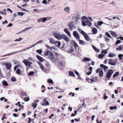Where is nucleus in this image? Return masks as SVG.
<instances>
[{"mask_svg": "<svg viewBox=\"0 0 123 123\" xmlns=\"http://www.w3.org/2000/svg\"><path fill=\"white\" fill-rule=\"evenodd\" d=\"M110 32L113 37H116V35L114 32L112 31H110Z\"/></svg>", "mask_w": 123, "mask_h": 123, "instance_id": "obj_33", "label": "nucleus"}, {"mask_svg": "<svg viewBox=\"0 0 123 123\" xmlns=\"http://www.w3.org/2000/svg\"><path fill=\"white\" fill-rule=\"evenodd\" d=\"M81 15L80 14L77 13L75 17V22L77 23H79V20L80 19Z\"/></svg>", "mask_w": 123, "mask_h": 123, "instance_id": "obj_9", "label": "nucleus"}, {"mask_svg": "<svg viewBox=\"0 0 123 123\" xmlns=\"http://www.w3.org/2000/svg\"><path fill=\"white\" fill-rule=\"evenodd\" d=\"M62 39H63L66 42H69L70 41V39L67 36L63 34Z\"/></svg>", "mask_w": 123, "mask_h": 123, "instance_id": "obj_11", "label": "nucleus"}, {"mask_svg": "<svg viewBox=\"0 0 123 123\" xmlns=\"http://www.w3.org/2000/svg\"><path fill=\"white\" fill-rule=\"evenodd\" d=\"M119 74V72H117L115 74L113 75V78L115 77L118 75Z\"/></svg>", "mask_w": 123, "mask_h": 123, "instance_id": "obj_36", "label": "nucleus"}, {"mask_svg": "<svg viewBox=\"0 0 123 123\" xmlns=\"http://www.w3.org/2000/svg\"><path fill=\"white\" fill-rule=\"evenodd\" d=\"M69 75L72 76H75V75L73 72H70V71L69 72Z\"/></svg>", "mask_w": 123, "mask_h": 123, "instance_id": "obj_37", "label": "nucleus"}, {"mask_svg": "<svg viewBox=\"0 0 123 123\" xmlns=\"http://www.w3.org/2000/svg\"><path fill=\"white\" fill-rule=\"evenodd\" d=\"M43 41L42 40H41L37 42L38 44H39L40 43L43 42Z\"/></svg>", "mask_w": 123, "mask_h": 123, "instance_id": "obj_64", "label": "nucleus"}, {"mask_svg": "<svg viewBox=\"0 0 123 123\" xmlns=\"http://www.w3.org/2000/svg\"><path fill=\"white\" fill-rule=\"evenodd\" d=\"M121 42V41L120 40H117L116 42V45H117L119 43Z\"/></svg>", "mask_w": 123, "mask_h": 123, "instance_id": "obj_55", "label": "nucleus"}, {"mask_svg": "<svg viewBox=\"0 0 123 123\" xmlns=\"http://www.w3.org/2000/svg\"><path fill=\"white\" fill-rule=\"evenodd\" d=\"M119 58V60H122L123 59V55L122 54H119L118 55V56Z\"/></svg>", "mask_w": 123, "mask_h": 123, "instance_id": "obj_35", "label": "nucleus"}, {"mask_svg": "<svg viewBox=\"0 0 123 123\" xmlns=\"http://www.w3.org/2000/svg\"><path fill=\"white\" fill-rule=\"evenodd\" d=\"M107 53V51L106 50H103L101 52V53H104L105 54H106Z\"/></svg>", "mask_w": 123, "mask_h": 123, "instance_id": "obj_59", "label": "nucleus"}, {"mask_svg": "<svg viewBox=\"0 0 123 123\" xmlns=\"http://www.w3.org/2000/svg\"><path fill=\"white\" fill-rule=\"evenodd\" d=\"M36 52H37L38 53L41 54H42V50H40V49H39L37 50L36 51Z\"/></svg>", "mask_w": 123, "mask_h": 123, "instance_id": "obj_49", "label": "nucleus"}, {"mask_svg": "<svg viewBox=\"0 0 123 123\" xmlns=\"http://www.w3.org/2000/svg\"><path fill=\"white\" fill-rule=\"evenodd\" d=\"M105 34L109 38H112V37H111V35H110L109 33L106 32L105 33Z\"/></svg>", "mask_w": 123, "mask_h": 123, "instance_id": "obj_43", "label": "nucleus"}, {"mask_svg": "<svg viewBox=\"0 0 123 123\" xmlns=\"http://www.w3.org/2000/svg\"><path fill=\"white\" fill-rule=\"evenodd\" d=\"M18 52H19L18 51H16L15 52H13V53H10V54H6L5 55H3V56H2L6 57V56H9L11 55L12 54H14L16 53H17Z\"/></svg>", "mask_w": 123, "mask_h": 123, "instance_id": "obj_21", "label": "nucleus"}, {"mask_svg": "<svg viewBox=\"0 0 123 123\" xmlns=\"http://www.w3.org/2000/svg\"><path fill=\"white\" fill-rule=\"evenodd\" d=\"M32 28V27H27L26 28H25L24 30H23L22 31H25L26 30H29L30 29H31Z\"/></svg>", "mask_w": 123, "mask_h": 123, "instance_id": "obj_52", "label": "nucleus"}, {"mask_svg": "<svg viewBox=\"0 0 123 123\" xmlns=\"http://www.w3.org/2000/svg\"><path fill=\"white\" fill-rule=\"evenodd\" d=\"M48 58L51 60H53L54 59V55L52 52L49 56Z\"/></svg>", "mask_w": 123, "mask_h": 123, "instance_id": "obj_16", "label": "nucleus"}, {"mask_svg": "<svg viewBox=\"0 0 123 123\" xmlns=\"http://www.w3.org/2000/svg\"><path fill=\"white\" fill-rule=\"evenodd\" d=\"M105 56V55L104 54H100L98 56V57L99 59H101L104 57Z\"/></svg>", "mask_w": 123, "mask_h": 123, "instance_id": "obj_41", "label": "nucleus"}, {"mask_svg": "<svg viewBox=\"0 0 123 123\" xmlns=\"http://www.w3.org/2000/svg\"><path fill=\"white\" fill-rule=\"evenodd\" d=\"M83 35L84 36L85 39L87 41H89L90 40V38L89 37V36H88L87 34L85 32L83 33Z\"/></svg>", "mask_w": 123, "mask_h": 123, "instance_id": "obj_12", "label": "nucleus"}, {"mask_svg": "<svg viewBox=\"0 0 123 123\" xmlns=\"http://www.w3.org/2000/svg\"><path fill=\"white\" fill-rule=\"evenodd\" d=\"M79 43L80 45H84L87 44V43L84 42L83 41L79 39Z\"/></svg>", "mask_w": 123, "mask_h": 123, "instance_id": "obj_19", "label": "nucleus"}, {"mask_svg": "<svg viewBox=\"0 0 123 123\" xmlns=\"http://www.w3.org/2000/svg\"><path fill=\"white\" fill-rule=\"evenodd\" d=\"M13 115L15 117H18V116L19 115H17L16 114V113H14V114H13Z\"/></svg>", "mask_w": 123, "mask_h": 123, "instance_id": "obj_62", "label": "nucleus"}, {"mask_svg": "<svg viewBox=\"0 0 123 123\" xmlns=\"http://www.w3.org/2000/svg\"><path fill=\"white\" fill-rule=\"evenodd\" d=\"M86 25L89 26H90L92 25L91 22L88 19V18L86 20Z\"/></svg>", "mask_w": 123, "mask_h": 123, "instance_id": "obj_25", "label": "nucleus"}, {"mask_svg": "<svg viewBox=\"0 0 123 123\" xmlns=\"http://www.w3.org/2000/svg\"><path fill=\"white\" fill-rule=\"evenodd\" d=\"M33 105H32V107H34V108H35L37 107V104L36 103L34 102L33 103H32Z\"/></svg>", "mask_w": 123, "mask_h": 123, "instance_id": "obj_42", "label": "nucleus"}, {"mask_svg": "<svg viewBox=\"0 0 123 123\" xmlns=\"http://www.w3.org/2000/svg\"><path fill=\"white\" fill-rule=\"evenodd\" d=\"M52 52L51 51L47 50L45 52L44 55L45 56L49 55V56Z\"/></svg>", "mask_w": 123, "mask_h": 123, "instance_id": "obj_26", "label": "nucleus"}, {"mask_svg": "<svg viewBox=\"0 0 123 123\" xmlns=\"http://www.w3.org/2000/svg\"><path fill=\"white\" fill-rule=\"evenodd\" d=\"M100 66L101 68H103L105 70H106L108 68V67L102 64H101L100 65Z\"/></svg>", "mask_w": 123, "mask_h": 123, "instance_id": "obj_22", "label": "nucleus"}, {"mask_svg": "<svg viewBox=\"0 0 123 123\" xmlns=\"http://www.w3.org/2000/svg\"><path fill=\"white\" fill-rule=\"evenodd\" d=\"M54 36L57 39L60 40L62 39L63 34H61L59 32H54L53 33Z\"/></svg>", "mask_w": 123, "mask_h": 123, "instance_id": "obj_1", "label": "nucleus"}, {"mask_svg": "<svg viewBox=\"0 0 123 123\" xmlns=\"http://www.w3.org/2000/svg\"><path fill=\"white\" fill-rule=\"evenodd\" d=\"M3 65H5L6 69L7 70H9L11 66V64L10 62H7L3 63Z\"/></svg>", "mask_w": 123, "mask_h": 123, "instance_id": "obj_5", "label": "nucleus"}, {"mask_svg": "<svg viewBox=\"0 0 123 123\" xmlns=\"http://www.w3.org/2000/svg\"><path fill=\"white\" fill-rule=\"evenodd\" d=\"M11 80L12 82H14L16 80V79L14 77H12L11 78Z\"/></svg>", "mask_w": 123, "mask_h": 123, "instance_id": "obj_48", "label": "nucleus"}, {"mask_svg": "<svg viewBox=\"0 0 123 123\" xmlns=\"http://www.w3.org/2000/svg\"><path fill=\"white\" fill-rule=\"evenodd\" d=\"M18 14L19 15L21 16H23L24 15V14L23 13L20 12H18Z\"/></svg>", "mask_w": 123, "mask_h": 123, "instance_id": "obj_58", "label": "nucleus"}, {"mask_svg": "<svg viewBox=\"0 0 123 123\" xmlns=\"http://www.w3.org/2000/svg\"><path fill=\"white\" fill-rule=\"evenodd\" d=\"M74 50V49L71 47H70L69 48V49L67 51L68 53H70L73 52Z\"/></svg>", "mask_w": 123, "mask_h": 123, "instance_id": "obj_29", "label": "nucleus"}, {"mask_svg": "<svg viewBox=\"0 0 123 123\" xmlns=\"http://www.w3.org/2000/svg\"><path fill=\"white\" fill-rule=\"evenodd\" d=\"M38 63L39 65L43 71H44L45 70V68L42 64L40 62H38Z\"/></svg>", "mask_w": 123, "mask_h": 123, "instance_id": "obj_15", "label": "nucleus"}, {"mask_svg": "<svg viewBox=\"0 0 123 123\" xmlns=\"http://www.w3.org/2000/svg\"><path fill=\"white\" fill-rule=\"evenodd\" d=\"M83 60L84 62L90 61L91 60V59L89 58L85 57L83 59Z\"/></svg>", "mask_w": 123, "mask_h": 123, "instance_id": "obj_28", "label": "nucleus"}, {"mask_svg": "<svg viewBox=\"0 0 123 123\" xmlns=\"http://www.w3.org/2000/svg\"><path fill=\"white\" fill-rule=\"evenodd\" d=\"M2 83L3 85L4 86H7L8 85V84L7 82L5 80L3 81Z\"/></svg>", "mask_w": 123, "mask_h": 123, "instance_id": "obj_34", "label": "nucleus"}, {"mask_svg": "<svg viewBox=\"0 0 123 123\" xmlns=\"http://www.w3.org/2000/svg\"><path fill=\"white\" fill-rule=\"evenodd\" d=\"M64 10L68 13H69L70 12V8L68 6H66L64 8Z\"/></svg>", "mask_w": 123, "mask_h": 123, "instance_id": "obj_17", "label": "nucleus"}, {"mask_svg": "<svg viewBox=\"0 0 123 123\" xmlns=\"http://www.w3.org/2000/svg\"><path fill=\"white\" fill-rule=\"evenodd\" d=\"M13 25V24H11V23H10L9 24L7 25V27H11Z\"/></svg>", "mask_w": 123, "mask_h": 123, "instance_id": "obj_61", "label": "nucleus"}, {"mask_svg": "<svg viewBox=\"0 0 123 123\" xmlns=\"http://www.w3.org/2000/svg\"><path fill=\"white\" fill-rule=\"evenodd\" d=\"M51 18L49 17H46L42 18L39 19L37 21V22L38 23L41 22L42 23H45L46 21L49 20L51 19Z\"/></svg>", "mask_w": 123, "mask_h": 123, "instance_id": "obj_2", "label": "nucleus"}, {"mask_svg": "<svg viewBox=\"0 0 123 123\" xmlns=\"http://www.w3.org/2000/svg\"><path fill=\"white\" fill-rule=\"evenodd\" d=\"M30 98L28 96L25 97L24 98V100L26 102L29 101L30 100Z\"/></svg>", "mask_w": 123, "mask_h": 123, "instance_id": "obj_44", "label": "nucleus"}, {"mask_svg": "<svg viewBox=\"0 0 123 123\" xmlns=\"http://www.w3.org/2000/svg\"><path fill=\"white\" fill-rule=\"evenodd\" d=\"M23 62L27 67H30L32 64V62H30L29 61L26 59H25L23 61Z\"/></svg>", "mask_w": 123, "mask_h": 123, "instance_id": "obj_6", "label": "nucleus"}, {"mask_svg": "<svg viewBox=\"0 0 123 123\" xmlns=\"http://www.w3.org/2000/svg\"><path fill=\"white\" fill-rule=\"evenodd\" d=\"M113 70L109 69L108 71L106 76L108 78H110L112 75V74L113 73Z\"/></svg>", "mask_w": 123, "mask_h": 123, "instance_id": "obj_8", "label": "nucleus"}, {"mask_svg": "<svg viewBox=\"0 0 123 123\" xmlns=\"http://www.w3.org/2000/svg\"><path fill=\"white\" fill-rule=\"evenodd\" d=\"M61 44V42L60 41H55V42L54 44L57 46L59 47L60 46Z\"/></svg>", "mask_w": 123, "mask_h": 123, "instance_id": "obj_20", "label": "nucleus"}, {"mask_svg": "<svg viewBox=\"0 0 123 123\" xmlns=\"http://www.w3.org/2000/svg\"><path fill=\"white\" fill-rule=\"evenodd\" d=\"M107 59H105V60L104 62V63L105 64H106L107 63Z\"/></svg>", "mask_w": 123, "mask_h": 123, "instance_id": "obj_63", "label": "nucleus"}, {"mask_svg": "<svg viewBox=\"0 0 123 123\" xmlns=\"http://www.w3.org/2000/svg\"><path fill=\"white\" fill-rule=\"evenodd\" d=\"M37 57L39 61L41 62H43L44 61V59L38 55H37Z\"/></svg>", "mask_w": 123, "mask_h": 123, "instance_id": "obj_18", "label": "nucleus"}, {"mask_svg": "<svg viewBox=\"0 0 123 123\" xmlns=\"http://www.w3.org/2000/svg\"><path fill=\"white\" fill-rule=\"evenodd\" d=\"M64 31L69 37H71L70 31L67 28H64Z\"/></svg>", "mask_w": 123, "mask_h": 123, "instance_id": "obj_13", "label": "nucleus"}, {"mask_svg": "<svg viewBox=\"0 0 123 123\" xmlns=\"http://www.w3.org/2000/svg\"><path fill=\"white\" fill-rule=\"evenodd\" d=\"M105 39V41L106 42H109V41L110 39L106 37H104Z\"/></svg>", "mask_w": 123, "mask_h": 123, "instance_id": "obj_50", "label": "nucleus"}, {"mask_svg": "<svg viewBox=\"0 0 123 123\" xmlns=\"http://www.w3.org/2000/svg\"><path fill=\"white\" fill-rule=\"evenodd\" d=\"M22 95L23 96H27V94L26 92H23L22 93Z\"/></svg>", "mask_w": 123, "mask_h": 123, "instance_id": "obj_57", "label": "nucleus"}, {"mask_svg": "<svg viewBox=\"0 0 123 123\" xmlns=\"http://www.w3.org/2000/svg\"><path fill=\"white\" fill-rule=\"evenodd\" d=\"M116 56V54L113 53H109L108 56L109 57L112 58L115 57Z\"/></svg>", "mask_w": 123, "mask_h": 123, "instance_id": "obj_23", "label": "nucleus"}, {"mask_svg": "<svg viewBox=\"0 0 123 123\" xmlns=\"http://www.w3.org/2000/svg\"><path fill=\"white\" fill-rule=\"evenodd\" d=\"M100 72L99 74V75L100 77H102L103 75V71H100Z\"/></svg>", "mask_w": 123, "mask_h": 123, "instance_id": "obj_39", "label": "nucleus"}, {"mask_svg": "<svg viewBox=\"0 0 123 123\" xmlns=\"http://www.w3.org/2000/svg\"><path fill=\"white\" fill-rule=\"evenodd\" d=\"M49 40L50 43L51 44H54L55 42V39L53 38H49Z\"/></svg>", "mask_w": 123, "mask_h": 123, "instance_id": "obj_27", "label": "nucleus"}, {"mask_svg": "<svg viewBox=\"0 0 123 123\" xmlns=\"http://www.w3.org/2000/svg\"><path fill=\"white\" fill-rule=\"evenodd\" d=\"M68 26L69 29L71 30H73L75 28L74 25H73L72 23H70L68 24Z\"/></svg>", "mask_w": 123, "mask_h": 123, "instance_id": "obj_14", "label": "nucleus"}, {"mask_svg": "<svg viewBox=\"0 0 123 123\" xmlns=\"http://www.w3.org/2000/svg\"><path fill=\"white\" fill-rule=\"evenodd\" d=\"M72 42H73V45H74V47L76 49V47L78 46V45L74 41H72Z\"/></svg>", "mask_w": 123, "mask_h": 123, "instance_id": "obj_30", "label": "nucleus"}, {"mask_svg": "<svg viewBox=\"0 0 123 123\" xmlns=\"http://www.w3.org/2000/svg\"><path fill=\"white\" fill-rule=\"evenodd\" d=\"M122 45L119 46L118 47V48H116V49L118 50H121L122 49Z\"/></svg>", "mask_w": 123, "mask_h": 123, "instance_id": "obj_45", "label": "nucleus"}, {"mask_svg": "<svg viewBox=\"0 0 123 123\" xmlns=\"http://www.w3.org/2000/svg\"><path fill=\"white\" fill-rule=\"evenodd\" d=\"M75 73L79 77V76L80 75L79 73L77 71H76L75 72Z\"/></svg>", "mask_w": 123, "mask_h": 123, "instance_id": "obj_56", "label": "nucleus"}, {"mask_svg": "<svg viewBox=\"0 0 123 123\" xmlns=\"http://www.w3.org/2000/svg\"><path fill=\"white\" fill-rule=\"evenodd\" d=\"M103 24L105 25H107L106 24L104 23L102 21H98L97 23V25L99 26H100L102 24Z\"/></svg>", "mask_w": 123, "mask_h": 123, "instance_id": "obj_32", "label": "nucleus"}, {"mask_svg": "<svg viewBox=\"0 0 123 123\" xmlns=\"http://www.w3.org/2000/svg\"><path fill=\"white\" fill-rule=\"evenodd\" d=\"M21 65V64L20 63L18 64V65H15L14 67V70L15 71L16 70L17 68L18 67Z\"/></svg>", "mask_w": 123, "mask_h": 123, "instance_id": "obj_38", "label": "nucleus"}, {"mask_svg": "<svg viewBox=\"0 0 123 123\" xmlns=\"http://www.w3.org/2000/svg\"><path fill=\"white\" fill-rule=\"evenodd\" d=\"M47 81L49 82V83L51 84H53V80L51 79H49Z\"/></svg>", "mask_w": 123, "mask_h": 123, "instance_id": "obj_51", "label": "nucleus"}, {"mask_svg": "<svg viewBox=\"0 0 123 123\" xmlns=\"http://www.w3.org/2000/svg\"><path fill=\"white\" fill-rule=\"evenodd\" d=\"M73 35L77 40L80 39V35L76 31H74L73 32Z\"/></svg>", "mask_w": 123, "mask_h": 123, "instance_id": "obj_4", "label": "nucleus"}, {"mask_svg": "<svg viewBox=\"0 0 123 123\" xmlns=\"http://www.w3.org/2000/svg\"><path fill=\"white\" fill-rule=\"evenodd\" d=\"M112 18L113 19H115L116 18H117V19L118 20H120V19L118 17H113Z\"/></svg>", "mask_w": 123, "mask_h": 123, "instance_id": "obj_60", "label": "nucleus"}, {"mask_svg": "<svg viewBox=\"0 0 123 123\" xmlns=\"http://www.w3.org/2000/svg\"><path fill=\"white\" fill-rule=\"evenodd\" d=\"M34 72L33 71H31L29 73L28 75L29 76L32 75L34 74Z\"/></svg>", "mask_w": 123, "mask_h": 123, "instance_id": "obj_47", "label": "nucleus"}, {"mask_svg": "<svg viewBox=\"0 0 123 123\" xmlns=\"http://www.w3.org/2000/svg\"><path fill=\"white\" fill-rule=\"evenodd\" d=\"M16 73L18 74L21 75H22L21 71L19 68H18L16 71Z\"/></svg>", "mask_w": 123, "mask_h": 123, "instance_id": "obj_31", "label": "nucleus"}, {"mask_svg": "<svg viewBox=\"0 0 123 123\" xmlns=\"http://www.w3.org/2000/svg\"><path fill=\"white\" fill-rule=\"evenodd\" d=\"M87 18V17L85 16H83L81 18L82 24L83 26H85L86 25V21Z\"/></svg>", "mask_w": 123, "mask_h": 123, "instance_id": "obj_7", "label": "nucleus"}, {"mask_svg": "<svg viewBox=\"0 0 123 123\" xmlns=\"http://www.w3.org/2000/svg\"><path fill=\"white\" fill-rule=\"evenodd\" d=\"M100 71H102V69L101 68H98L96 70V72L97 73H99L100 72Z\"/></svg>", "mask_w": 123, "mask_h": 123, "instance_id": "obj_46", "label": "nucleus"}, {"mask_svg": "<svg viewBox=\"0 0 123 123\" xmlns=\"http://www.w3.org/2000/svg\"><path fill=\"white\" fill-rule=\"evenodd\" d=\"M13 63L14 64H15L17 63H18V64H19L18 62V61L17 60H14L13 61Z\"/></svg>", "mask_w": 123, "mask_h": 123, "instance_id": "obj_54", "label": "nucleus"}, {"mask_svg": "<svg viewBox=\"0 0 123 123\" xmlns=\"http://www.w3.org/2000/svg\"><path fill=\"white\" fill-rule=\"evenodd\" d=\"M3 77V75L2 73L1 70H0V78H1Z\"/></svg>", "mask_w": 123, "mask_h": 123, "instance_id": "obj_53", "label": "nucleus"}, {"mask_svg": "<svg viewBox=\"0 0 123 123\" xmlns=\"http://www.w3.org/2000/svg\"><path fill=\"white\" fill-rule=\"evenodd\" d=\"M108 61L109 62V64L111 65L115 66L116 64V62L117 61V59L114 60L112 59H109Z\"/></svg>", "mask_w": 123, "mask_h": 123, "instance_id": "obj_3", "label": "nucleus"}, {"mask_svg": "<svg viewBox=\"0 0 123 123\" xmlns=\"http://www.w3.org/2000/svg\"><path fill=\"white\" fill-rule=\"evenodd\" d=\"M78 31L80 32L81 34L82 35H83V33H85V32L84 31H83L82 30H81L80 28H78Z\"/></svg>", "mask_w": 123, "mask_h": 123, "instance_id": "obj_40", "label": "nucleus"}, {"mask_svg": "<svg viewBox=\"0 0 123 123\" xmlns=\"http://www.w3.org/2000/svg\"><path fill=\"white\" fill-rule=\"evenodd\" d=\"M47 98H46L45 99H43V101L44 103H41V105L44 106H46L47 105H49V104L48 101L47 100Z\"/></svg>", "mask_w": 123, "mask_h": 123, "instance_id": "obj_10", "label": "nucleus"}, {"mask_svg": "<svg viewBox=\"0 0 123 123\" xmlns=\"http://www.w3.org/2000/svg\"><path fill=\"white\" fill-rule=\"evenodd\" d=\"M92 31L94 34H96L97 32V30L96 28H94L92 29Z\"/></svg>", "mask_w": 123, "mask_h": 123, "instance_id": "obj_24", "label": "nucleus"}]
</instances>
